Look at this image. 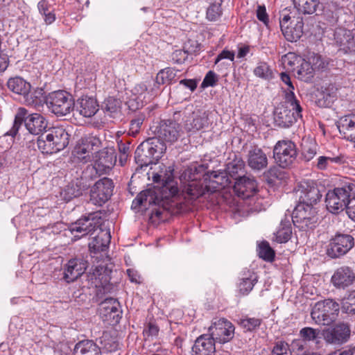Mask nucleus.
<instances>
[{
	"instance_id": "obj_1",
	"label": "nucleus",
	"mask_w": 355,
	"mask_h": 355,
	"mask_svg": "<svg viewBox=\"0 0 355 355\" xmlns=\"http://www.w3.org/2000/svg\"><path fill=\"white\" fill-rule=\"evenodd\" d=\"M355 198V180L347 179L340 186L328 191L326 194L325 203L327 210L337 214L347 207L352 198Z\"/></svg>"
},
{
	"instance_id": "obj_2",
	"label": "nucleus",
	"mask_w": 355,
	"mask_h": 355,
	"mask_svg": "<svg viewBox=\"0 0 355 355\" xmlns=\"http://www.w3.org/2000/svg\"><path fill=\"white\" fill-rule=\"evenodd\" d=\"M69 144V134L62 127L50 128L37 139L38 149L44 154H53Z\"/></svg>"
},
{
	"instance_id": "obj_3",
	"label": "nucleus",
	"mask_w": 355,
	"mask_h": 355,
	"mask_svg": "<svg viewBox=\"0 0 355 355\" xmlns=\"http://www.w3.org/2000/svg\"><path fill=\"white\" fill-rule=\"evenodd\" d=\"M302 108L296 98L292 94L286 96L284 103L279 105L274 113V119L277 125L282 128H288L298 118H302Z\"/></svg>"
},
{
	"instance_id": "obj_4",
	"label": "nucleus",
	"mask_w": 355,
	"mask_h": 355,
	"mask_svg": "<svg viewBox=\"0 0 355 355\" xmlns=\"http://www.w3.org/2000/svg\"><path fill=\"white\" fill-rule=\"evenodd\" d=\"M340 305L331 299L317 302L313 306L311 317L315 324L329 326L334 322L338 316Z\"/></svg>"
},
{
	"instance_id": "obj_5",
	"label": "nucleus",
	"mask_w": 355,
	"mask_h": 355,
	"mask_svg": "<svg viewBox=\"0 0 355 355\" xmlns=\"http://www.w3.org/2000/svg\"><path fill=\"white\" fill-rule=\"evenodd\" d=\"M24 122L28 131L33 135H40L47 128V121L38 113H33L27 116V110L25 108H19L15 115L14 124L9 135H15Z\"/></svg>"
},
{
	"instance_id": "obj_6",
	"label": "nucleus",
	"mask_w": 355,
	"mask_h": 355,
	"mask_svg": "<svg viewBox=\"0 0 355 355\" xmlns=\"http://www.w3.org/2000/svg\"><path fill=\"white\" fill-rule=\"evenodd\" d=\"M292 219L294 225L300 230L313 229L318 222L317 209L314 205L298 203L293 210Z\"/></svg>"
},
{
	"instance_id": "obj_7",
	"label": "nucleus",
	"mask_w": 355,
	"mask_h": 355,
	"mask_svg": "<svg viewBox=\"0 0 355 355\" xmlns=\"http://www.w3.org/2000/svg\"><path fill=\"white\" fill-rule=\"evenodd\" d=\"M46 104L49 110L57 116L69 114L75 105L72 96L64 90L50 93L46 98Z\"/></svg>"
},
{
	"instance_id": "obj_8",
	"label": "nucleus",
	"mask_w": 355,
	"mask_h": 355,
	"mask_svg": "<svg viewBox=\"0 0 355 355\" xmlns=\"http://www.w3.org/2000/svg\"><path fill=\"white\" fill-rule=\"evenodd\" d=\"M103 223L100 212L89 213L72 223L70 226L71 232L77 239H80L87 234H92L99 228Z\"/></svg>"
},
{
	"instance_id": "obj_9",
	"label": "nucleus",
	"mask_w": 355,
	"mask_h": 355,
	"mask_svg": "<svg viewBox=\"0 0 355 355\" xmlns=\"http://www.w3.org/2000/svg\"><path fill=\"white\" fill-rule=\"evenodd\" d=\"M297 155L296 145L291 140L278 141L273 148V158L282 168L291 166Z\"/></svg>"
},
{
	"instance_id": "obj_10",
	"label": "nucleus",
	"mask_w": 355,
	"mask_h": 355,
	"mask_svg": "<svg viewBox=\"0 0 355 355\" xmlns=\"http://www.w3.org/2000/svg\"><path fill=\"white\" fill-rule=\"evenodd\" d=\"M295 191L299 198L298 203L315 205L322 198L317 183L312 180H303L299 182Z\"/></svg>"
},
{
	"instance_id": "obj_11",
	"label": "nucleus",
	"mask_w": 355,
	"mask_h": 355,
	"mask_svg": "<svg viewBox=\"0 0 355 355\" xmlns=\"http://www.w3.org/2000/svg\"><path fill=\"white\" fill-rule=\"evenodd\" d=\"M354 245L352 236L347 234H336L327 247L326 253L328 257L336 259L347 254Z\"/></svg>"
},
{
	"instance_id": "obj_12",
	"label": "nucleus",
	"mask_w": 355,
	"mask_h": 355,
	"mask_svg": "<svg viewBox=\"0 0 355 355\" xmlns=\"http://www.w3.org/2000/svg\"><path fill=\"white\" fill-rule=\"evenodd\" d=\"M181 127L173 120H162L154 130L156 138L162 142L172 144L177 141L180 136Z\"/></svg>"
},
{
	"instance_id": "obj_13",
	"label": "nucleus",
	"mask_w": 355,
	"mask_h": 355,
	"mask_svg": "<svg viewBox=\"0 0 355 355\" xmlns=\"http://www.w3.org/2000/svg\"><path fill=\"white\" fill-rule=\"evenodd\" d=\"M113 181L108 178L98 180L90 189V201L101 206L112 196L114 189Z\"/></svg>"
},
{
	"instance_id": "obj_14",
	"label": "nucleus",
	"mask_w": 355,
	"mask_h": 355,
	"mask_svg": "<svg viewBox=\"0 0 355 355\" xmlns=\"http://www.w3.org/2000/svg\"><path fill=\"white\" fill-rule=\"evenodd\" d=\"M210 337L215 340L225 343L230 341L234 336V324L225 318L215 319L209 327Z\"/></svg>"
},
{
	"instance_id": "obj_15",
	"label": "nucleus",
	"mask_w": 355,
	"mask_h": 355,
	"mask_svg": "<svg viewBox=\"0 0 355 355\" xmlns=\"http://www.w3.org/2000/svg\"><path fill=\"white\" fill-rule=\"evenodd\" d=\"M116 162V154L113 147H107L98 151L94 168L100 175L107 174Z\"/></svg>"
},
{
	"instance_id": "obj_16",
	"label": "nucleus",
	"mask_w": 355,
	"mask_h": 355,
	"mask_svg": "<svg viewBox=\"0 0 355 355\" xmlns=\"http://www.w3.org/2000/svg\"><path fill=\"white\" fill-rule=\"evenodd\" d=\"M334 42L338 51L344 53L355 52V31L340 27L334 32Z\"/></svg>"
},
{
	"instance_id": "obj_17",
	"label": "nucleus",
	"mask_w": 355,
	"mask_h": 355,
	"mask_svg": "<svg viewBox=\"0 0 355 355\" xmlns=\"http://www.w3.org/2000/svg\"><path fill=\"white\" fill-rule=\"evenodd\" d=\"M209 193H214L228 186L230 181L225 171H209L204 175Z\"/></svg>"
},
{
	"instance_id": "obj_18",
	"label": "nucleus",
	"mask_w": 355,
	"mask_h": 355,
	"mask_svg": "<svg viewBox=\"0 0 355 355\" xmlns=\"http://www.w3.org/2000/svg\"><path fill=\"white\" fill-rule=\"evenodd\" d=\"M349 336V327L345 323H339L324 332L325 341L330 344H343L347 341Z\"/></svg>"
},
{
	"instance_id": "obj_19",
	"label": "nucleus",
	"mask_w": 355,
	"mask_h": 355,
	"mask_svg": "<svg viewBox=\"0 0 355 355\" xmlns=\"http://www.w3.org/2000/svg\"><path fill=\"white\" fill-rule=\"evenodd\" d=\"M236 194L243 199L252 196L257 191L256 180L250 177L241 176L236 180L234 185Z\"/></svg>"
},
{
	"instance_id": "obj_20",
	"label": "nucleus",
	"mask_w": 355,
	"mask_h": 355,
	"mask_svg": "<svg viewBox=\"0 0 355 355\" xmlns=\"http://www.w3.org/2000/svg\"><path fill=\"white\" fill-rule=\"evenodd\" d=\"M87 262L82 259H71L65 265L63 279L70 283L80 277L86 270Z\"/></svg>"
},
{
	"instance_id": "obj_21",
	"label": "nucleus",
	"mask_w": 355,
	"mask_h": 355,
	"mask_svg": "<svg viewBox=\"0 0 355 355\" xmlns=\"http://www.w3.org/2000/svg\"><path fill=\"white\" fill-rule=\"evenodd\" d=\"M209 125V112L198 110L184 121V128L189 132H197Z\"/></svg>"
},
{
	"instance_id": "obj_22",
	"label": "nucleus",
	"mask_w": 355,
	"mask_h": 355,
	"mask_svg": "<svg viewBox=\"0 0 355 355\" xmlns=\"http://www.w3.org/2000/svg\"><path fill=\"white\" fill-rule=\"evenodd\" d=\"M355 281V274L348 266L338 268L331 277V282L337 288H345Z\"/></svg>"
},
{
	"instance_id": "obj_23",
	"label": "nucleus",
	"mask_w": 355,
	"mask_h": 355,
	"mask_svg": "<svg viewBox=\"0 0 355 355\" xmlns=\"http://www.w3.org/2000/svg\"><path fill=\"white\" fill-rule=\"evenodd\" d=\"M247 163L253 171H260L268 166V157L261 148L253 146L248 150Z\"/></svg>"
},
{
	"instance_id": "obj_24",
	"label": "nucleus",
	"mask_w": 355,
	"mask_h": 355,
	"mask_svg": "<svg viewBox=\"0 0 355 355\" xmlns=\"http://www.w3.org/2000/svg\"><path fill=\"white\" fill-rule=\"evenodd\" d=\"M215 352V342L207 335L199 336L192 347V355H214Z\"/></svg>"
},
{
	"instance_id": "obj_25",
	"label": "nucleus",
	"mask_w": 355,
	"mask_h": 355,
	"mask_svg": "<svg viewBox=\"0 0 355 355\" xmlns=\"http://www.w3.org/2000/svg\"><path fill=\"white\" fill-rule=\"evenodd\" d=\"M337 127L345 139L355 143V114L340 118Z\"/></svg>"
},
{
	"instance_id": "obj_26",
	"label": "nucleus",
	"mask_w": 355,
	"mask_h": 355,
	"mask_svg": "<svg viewBox=\"0 0 355 355\" xmlns=\"http://www.w3.org/2000/svg\"><path fill=\"white\" fill-rule=\"evenodd\" d=\"M76 110L84 117H92L98 110V104L92 97L82 96L77 101Z\"/></svg>"
},
{
	"instance_id": "obj_27",
	"label": "nucleus",
	"mask_w": 355,
	"mask_h": 355,
	"mask_svg": "<svg viewBox=\"0 0 355 355\" xmlns=\"http://www.w3.org/2000/svg\"><path fill=\"white\" fill-rule=\"evenodd\" d=\"M188 181L189 183L184 190L185 198L191 200H195L207 193H209L204 180H200Z\"/></svg>"
},
{
	"instance_id": "obj_28",
	"label": "nucleus",
	"mask_w": 355,
	"mask_h": 355,
	"mask_svg": "<svg viewBox=\"0 0 355 355\" xmlns=\"http://www.w3.org/2000/svg\"><path fill=\"white\" fill-rule=\"evenodd\" d=\"M110 240L111 235L110 231L101 229L99 233L89 243L90 251L94 253L106 251Z\"/></svg>"
},
{
	"instance_id": "obj_29",
	"label": "nucleus",
	"mask_w": 355,
	"mask_h": 355,
	"mask_svg": "<svg viewBox=\"0 0 355 355\" xmlns=\"http://www.w3.org/2000/svg\"><path fill=\"white\" fill-rule=\"evenodd\" d=\"M100 347L92 340H83L76 344L74 355H101Z\"/></svg>"
},
{
	"instance_id": "obj_30",
	"label": "nucleus",
	"mask_w": 355,
	"mask_h": 355,
	"mask_svg": "<svg viewBox=\"0 0 355 355\" xmlns=\"http://www.w3.org/2000/svg\"><path fill=\"white\" fill-rule=\"evenodd\" d=\"M7 86L12 92L24 97L28 95L31 85L21 77L11 78L8 80Z\"/></svg>"
},
{
	"instance_id": "obj_31",
	"label": "nucleus",
	"mask_w": 355,
	"mask_h": 355,
	"mask_svg": "<svg viewBox=\"0 0 355 355\" xmlns=\"http://www.w3.org/2000/svg\"><path fill=\"white\" fill-rule=\"evenodd\" d=\"M314 70L311 61H306L302 58L300 64L296 66L295 73L299 80L309 82L313 77Z\"/></svg>"
},
{
	"instance_id": "obj_32",
	"label": "nucleus",
	"mask_w": 355,
	"mask_h": 355,
	"mask_svg": "<svg viewBox=\"0 0 355 355\" xmlns=\"http://www.w3.org/2000/svg\"><path fill=\"white\" fill-rule=\"evenodd\" d=\"M157 198L155 193L151 190H146L140 192L133 200L132 207L134 208L139 207L141 205L146 207L148 205L157 204Z\"/></svg>"
},
{
	"instance_id": "obj_33",
	"label": "nucleus",
	"mask_w": 355,
	"mask_h": 355,
	"mask_svg": "<svg viewBox=\"0 0 355 355\" xmlns=\"http://www.w3.org/2000/svg\"><path fill=\"white\" fill-rule=\"evenodd\" d=\"M295 8L299 13L311 15L320 4V0H293Z\"/></svg>"
},
{
	"instance_id": "obj_34",
	"label": "nucleus",
	"mask_w": 355,
	"mask_h": 355,
	"mask_svg": "<svg viewBox=\"0 0 355 355\" xmlns=\"http://www.w3.org/2000/svg\"><path fill=\"white\" fill-rule=\"evenodd\" d=\"M101 311L105 316H109L110 318L115 319L120 313L119 302L114 298L110 297L105 299L101 304Z\"/></svg>"
},
{
	"instance_id": "obj_35",
	"label": "nucleus",
	"mask_w": 355,
	"mask_h": 355,
	"mask_svg": "<svg viewBox=\"0 0 355 355\" xmlns=\"http://www.w3.org/2000/svg\"><path fill=\"white\" fill-rule=\"evenodd\" d=\"M207 167L204 164H193L188 167L184 172V177L188 180H204Z\"/></svg>"
},
{
	"instance_id": "obj_36",
	"label": "nucleus",
	"mask_w": 355,
	"mask_h": 355,
	"mask_svg": "<svg viewBox=\"0 0 355 355\" xmlns=\"http://www.w3.org/2000/svg\"><path fill=\"white\" fill-rule=\"evenodd\" d=\"M336 89L330 85L321 92L318 103L321 107H330L336 99Z\"/></svg>"
},
{
	"instance_id": "obj_37",
	"label": "nucleus",
	"mask_w": 355,
	"mask_h": 355,
	"mask_svg": "<svg viewBox=\"0 0 355 355\" xmlns=\"http://www.w3.org/2000/svg\"><path fill=\"white\" fill-rule=\"evenodd\" d=\"M209 6L206 12V18L210 21H217L222 15L223 0H207Z\"/></svg>"
},
{
	"instance_id": "obj_38",
	"label": "nucleus",
	"mask_w": 355,
	"mask_h": 355,
	"mask_svg": "<svg viewBox=\"0 0 355 355\" xmlns=\"http://www.w3.org/2000/svg\"><path fill=\"white\" fill-rule=\"evenodd\" d=\"M37 8L39 12L43 16L46 24L50 25L55 21V14L46 0L40 1L37 4Z\"/></svg>"
},
{
	"instance_id": "obj_39",
	"label": "nucleus",
	"mask_w": 355,
	"mask_h": 355,
	"mask_svg": "<svg viewBox=\"0 0 355 355\" xmlns=\"http://www.w3.org/2000/svg\"><path fill=\"white\" fill-rule=\"evenodd\" d=\"M177 71L173 68L166 67L160 70L155 78V82L158 85H169L175 80Z\"/></svg>"
},
{
	"instance_id": "obj_40",
	"label": "nucleus",
	"mask_w": 355,
	"mask_h": 355,
	"mask_svg": "<svg viewBox=\"0 0 355 355\" xmlns=\"http://www.w3.org/2000/svg\"><path fill=\"white\" fill-rule=\"evenodd\" d=\"M148 144H140L135 153V159L140 166H147L153 163V159L150 154H148L143 148H148Z\"/></svg>"
},
{
	"instance_id": "obj_41",
	"label": "nucleus",
	"mask_w": 355,
	"mask_h": 355,
	"mask_svg": "<svg viewBox=\"0 0 355 355\" xmlns=\"http://www.w3.org/2000/svg\"><path fill=\"white\" fill-rule=\"evenodd\" d=\"M285 38L290 42H295L299 40L303 33V22L301 19L295 24V27H288L282 33Z\"/></svg>"
},
{
	"instance_id": "obj_42",
	"label": "nucleus",
	"mask_w": 355,
	"mask_h": 355,
	"mask_svg": "<svg viewBox=\"0 0 355 355\" xmlns=\"http://www.w3.org/2000/svg\"><path fill=\"white\" fill-rule=\"evenodd\" d=\"M65 200L69 201L82 195V188L77 182L69 183L62 193Z\"/></svg>"
},
{
	"instance_id": "obj_43",
	"label": "nucleus",
	"mask_w": 355,
	"mask_h": 355,
	"mask_svg": "<svg viewBox=\"0 0 355 355\" xmlns=\"http://www.w3.org/2000/svg\"><path fill=\"white\" fill-rule=\"evenodd\" d=\"M258 254L266 261H272L275 258V252L267 241H262L259 244Z\"/></svg>"
},
{
	"instance_id": "obj_44",
	"label": "nucleus",
	"mask_w": 355,
	"mask_h": 355,
	"mask_svg": "<svg viewBox=\"0 0 355 355\" xmlns=\"http://www.w3.org/2000/svg\"><path fill=\"white\" fill-rule=\"evenodd\" d=\"M253 72L256 76L263 79L269 80L272 78V71L265 62H259Z\"/></svg>"
},
{
	"instance_id": "obj_45",
	"label": "nucleus",
	"mask_w": 355,
	"mask_h": 355,
	"mask_svg": "<svg viewBox=\"0 0 355 355\" xmlns=\"http://www.w3.org/2000/svg\"><path fill=\"white\" fill-rule=\"evenodd\" d=\"M261 322L260 318L246 317L240 320L239 324L244 331H252L258 329Z\"/></svg>"
},
{
	"instance_id": "obj_46",
	"label": "nucleus",
	"mask_w": 355,
	"mask_h": 355,
	"mask_svg": "<svg viewBox=\"0 0 355 355\" xmlns=\"http://www.w3.org/2000/svg\"><path fill=\"white\" fill-rule=\"evenodd\" d=\"M292 228L291 225L282 224L275 234V241L279 243L287 242L291 237Z\"/></svg>"
},
{
	"instance_id": "obj_47",
	"label": "nucleus",
	"mask_w": 355,
	"mask_h": 355,
	"mask_svg": "<svg viewBox=\"0 0 355 355\" xmlns=\"http://www.w3.org/2000/svg\"><path fill=\"white\" fill-rule=\"evenodd\" d=\"M301 60L302 58L297 56L295 53H288L282 57V63L285 68L286 67L288 69L295 72V66L300 64Z\"/></svg>"
},
{
	"instance_id": "obj_48",
	"label": "nucleus",
	"mask_w": 355,
	"mask_h": 355,
	"mask_svg": "<svg viewBox=\"0 0 355 355\" xmlns=\"http://www.w3.org/2000/svg\"><path fill=\"white\" fill-rule=\"evenodd\" d=\"M341 309L347 313L355 314V291L342 300Z\"/></svg>"
},
{
	"instance_id": "obj_49",
	"label": "nucleus",
	"mask_w": 355,
	"mask_h": 355,
	"mask_svg": "<svg viewBox=\"0 0 355 355\" xmlns=\"http://www.w3.org/2000/svg\"><path fill=\"white\" fill-rule=\"evenodd\" d=\"M80 141L92 155L94 151L97 150L101 145L100 139L96 136L91 135L82 137Z\"/></svg>"
},
{
	"instance_id": "obj_50",
	"label": "nucleus",
	"mask_w": 355,
	"mask_h": 355,
	"mask_svg": "<svg viewBox=\"0 0 355 355\" xmlns=\"http://www.w3.org/2000/svg\"><path fill=\"white\" fill-rule=\"evenodd\" d=\"M103 110L109 115L118 112L120 110V102L119 100L109 97L105 100L103 105Z\"/></svg>"
},
{
	"instance_id": "obj_51",
	"label": "nucleus",
	"mask_w": 355,
	"mask_h": 355,
	"mask_svg": "<svg viewBox=\"0 0 355 355\" xmlns=\"http://www.w3.org/2000/svg\"><path fill=\"white\" fill-rule=\"evenodd\" d=\"M130 141H123L122 140L118 142V148L119 151V161L121 166H123L127 161L130 152Z\"/></svg>"
},
{
	"instance_id": "obj_52",
	"label": "nucleus",
	"mask_w": 355,
	"mask_h": 355,
	"mask_svg": "<svg viewBox=\"0 0 355 355\" xmlns=\"http://www.w3.org/2000/svg\"><path fill=\"white\" fill-rule=\"evenodd\" d=\"M342 157H327V156H320L318 158V162L316 164V167L320 170H325L328 167L330 163H341Z\"/></svg>"
},
{
	"instance_id": "obj_53",
	"label": "nucleus",
	"mask_w": 355,
	"mask_h": 355,
	"mask_svg": "<svg viewBox=\"0 0 355 355\" xmlns=\"http://www.w3.org/2000/svg\"><path fill=\"white\" fill-rule=\"evenodd\" d=\"M318 146L315 143L304 145L302 148V156L305 162H309L317 154Z\"/></svg>"
},
{
	"instance_id": "obj_54",
	"label": "nucleus",
	"mask_w": 355,
	"mask_h": 355,
	"mask_svg": "<svg viewBox=\"0 0 355 355\" xmlns=\"http://www.w3.org/2000/svg\"><path fill=\"white\" fill-rule=\"evenodd\" d=\"M75 153L79 159L83 160L84 162H87L91 160L93 155L87 150L84 144L80 141L78 144L75 148Z\"/></svg>"
},
{
	"instance_id": "obj_55",
	"label": "nucleus",
	"mask_w": 355,
	"mask_h": 355,
	"mask_svg": "<svg viewBox=\"0 0 355 355\" xmlns=\"http://www.w3.org/2000/svg\"><path fill=\"white\" fill-rule=\"evenodd\" d=\"M319 330L311 327H304L300 331V336L306 343L314 340L318 336Z\"/></svg>"
},
{
	"instance_id": "obj_56",
	"label": "nucleus",
	"mask_w": 355,
	"mask_h": 355,
	"mask_svg": "<svg viewBox=\"0 0 355 355\" xmlns=\"http://www.w3.org/2000/svg\"><path fill=\"white\" fill-rule=\"evenodd\" d=\"M158 141L159 140L157 138H149L141 144H148L147 146L148 147V148H143L148 154H150V156L153 157V159L159 157V155H157L158 153V149L157 146L156 145V143H157Z\"/></svg>"
},
{
	"instance_id": "obj_57",
	"label": "nucleus",
	"mask_w": 355,
	"mask_h": 355,
	"mask_svg": "<svg viewBox=\"0 0 355 355\" xmlns=\"http://www.w3.org/2000/svg\"><path fill=\"white\" fill-rule=\"evenodd\" d=\"M256 284V279L243 278L239 284V291L243 295H248Z\"/></svg>"
},
{
	"instance_id": "obj_58",
	"label": "nucleus",
	"mask_w": 355,
	"mask_h": 355,
	"mask_svg": "<svg viewBox=\"0 0 355 355\" xmlns=\"http://www.w3.org/2000/svg\"><path fill=\"white\" fill-rule=\"evenodd\" d=\"M101 343L107 352H114L119 349V343L113 340L108 334H103L101 338Z\"/></svg>"
},
{
	"instance_id": "obj_59",
	"label": "nucleus",
	"mask_w": 355,
	"mask_h": 355,
	"mask_svg": "<svg viewBox=\"0 0 355 355\" xmlns=\"http://www.w3.org/2000/svg\"><path fill=\"white\" fill-rule=\"evenodd\" d=\"M227 166L230 173L236 174L244 168L245 162L241 157H235V158L230 162Z\"/></svg>"
},
{
	"instance_id": "obj_60",
	"label": "nucleus",
	"mask_w": 355,
	"mask_h": 355,
	"mask_svg": "<svg viewBox=\"0 0 355 355\" xmlns=\"http://www.w3.org/2000/svg\"><path fill=\"white\" fill-rule=\"evenodd\" d=\"M183 49L187 55L195 54L200 51V44L194 40H188L183 46Z\"/></svg>"
},
{
	"instance_id": "obj_61",
	"label": "nucleus",
	"mask_w": 355,
	"mask_h": 355,
	"mask_svg": "<svg viewBox=\"0 0 355 355\" xmlns=\"http://www.w3.org/2000/svg\"><path fill=\"white\" fill-rule=\"evenodd\" d=\"M272 355H291L289 345L284 341H278L273 347Z\"/></svg>"
},
{
	"instance_id": "obj_62",
	"label": "nucleus",
	"mask_w": 355,
	"mask_h": 355,
	"mask_svg": "<svg viewBox=\"0 0 355 355\" xmlns=\"http://www.w3.org/2000/svg\"><path fill=\"white\" fill-rule=\"evenodd\" d=\"M291 347L293 352L297 355H307L309 353L306 350V343L302 339H295L291 343Z\"/></svg>"
},
{
	"instance_id": "obj_63",
	"label": "nucleus",
	"mask_w": 355,
	"mask_h": 355,
	"mask_svg": "<svg viewBox=\"0 0 355 355\" xmlns=\"http://www.w3.org/2000/svg\"><path fill=\"white\" fill-rule=\"evenodd\" d=\"M218 80L217 75L213 71H209L201 83V87L204 89L208 87H214L216 85Z\"/></svg>"
},
{
	"instance_id": "obj_64",
	"label": "nucleus",
	"mask_w": 355,
	"mask_h": 355,
	"mask_svg": "<svg viewBox=\"0 0 355 355\" xmlns=\"http://www.w3.org/2000/svg\"><path fill=\"white\" fill-rule=\"evenodd\" d=\"M143 121V116H138L135 119H132L130 124L128 134L130 135L135 137L139 132Z\"/></svg>"
}]
</instances>
